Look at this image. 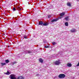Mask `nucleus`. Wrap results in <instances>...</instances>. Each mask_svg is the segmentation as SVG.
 I'll list each match as a JSON object with an SVG mask.
<instances>
[{
  "instance_id": "nucleus-7",
  "label": "nucleus",
  "mask_w": 79,
  "mask_h": 79,
  "mask_svg": "<svg viewBox=\"0 0 79 79\" xmlns=\"http://www.w3.org/2000/svg\"><path fill=\"white\" fill-rule=\"evenodd\" d=\"M76 30L75 29H73L71 30V32H76Z\"/></svg>"
},
{
  "instance_id": "nucleus-9",
  "label": "nucleus",
  "mask_w": 79,
  "mask_h": 79,
  "mask_svg": "<svg viewBox=\"0 0 79 79\" xmlns=\"http://www.w3.org/2000/svg\"><path fill=\"white\" fill-rule=\"evenodd\" d=\"M4 73V74H6V75H9V74H11V73H10L8 71H7V73Z\"/></svg>"
},
{
  "instance_id": "nucleus-2",
  "label": "nucleus",
  "mask_w": 79,
  "mask_h": 79,
  "mask_svg": "<svg viewBox=\"0 0 79 79\" xmlns=\"http://www.w3.org/2000/svg\"><path fill=\"white\" fill-rule=\"evenodd\" d=\"M59 77L60 78H64L65 77V75L63 74H60L59 75Z\"/></svg>"
},
{
  "instance_id": "nucleus-16",
  "label": "nucleus",
  "mask_w": 79,
  "mask_h": 79,
  "mask_svg": "<svg viewBox=\"0 0 79 79\" xmlns=\"http://www.w3.org/2000/svg\"><path fill=\"white\" fill-rule=\"evenodd\" d=\"M65 25L66 26H68V22H66L65 23Z\"/></svg>"
},
{
  "instance_id": "nucleus-21",
  "label": "nucleus",
  "mask_w": 79,
  "mask_h": 79,
  "mask_svg": "<svg viewBox=\"0 0 79 79\" xmlns=\"http://www.w3.org/2000/svg\"><path fill=\"white\" fill-rule=\"evenodd\" d=\"M32 53V52L31 51H28V53Z\"/></svg>"
},
{
  "instance_id": "nucleus-15",
  "label": "nucleus",
  "mask_w": 79,
  "mask_h": 79,
  "mask_svg": "<svg viewBox=\"0 0 79 79\" xmlns=\"http://www.w3.org/2000/svg\"><path fill=\"white\" fill-rule=\"evenodd\" d=\"M39 61L40 62V63H43V60L42 59H39Z\"/></svg>"
},
{
  "instance_id": "nucleus-25",
  "label": "nucleus",
  "mask_w": 79,
  "mask_h": 79,
  "mask_svg": "<svg viewBox=\"0 0 79 79\" xmlns=\"http://www.w3.org/2000/svg\"><path fill=\"white\" fill-rule=\"evenodd\" d=\"M48 18H51V17H52V16H51L50 15H48Z\"/></svg>"
},
{
  "instance_id": "nucleus-18",
  "label": "nucleus",
  "mask_w": 79,
  "mask_h": 79,
  "mask_svg": "<svg viewBox=\"0 0 79 79\" xmlns=\"http://www.w3.org/2000/svg\"><path fill=\"white\" fill-rule=\"evenodd\" d=\"M69 18V17H65V20H66L67 21H68V18Z\"/></svg>"
},
{
  "instance_id": "nucleus-24",
  "label": "nucleus",
  "mask_w": 79,
  "mask_h": 79,
  "mask_svg": "<svg viewBox=\"0 0 79 79\" xmlns=\"http://www.w3.org/2000/svg\"><path fill=\"white\" fill-rule=\"evenodd\" d=\"M16 62H14L12 63L14 65L15 64H16Z\"/></svg>"
},
{
  "instance_id": "nucleus-12",
  "label": "nucleus",
  "mask_w": 79,
  "mask_h": 79,
  "mask_svg": "<svg viewBox=\"0 0 79 79\" xmlns=\"http://www.w3.org/2000/svg\"><path fill=\"white\" fill-rule=\"evenodd\" d=\"M17 79H24V78L22 76H19L18 77Z\"/></svg>"
},
{
  "instance_id": "nucleus-6",
  "label": "nucleus",
  "mask_w": 79,
  "mask_h": 79,
  "mask_svg": "<svg viewBox=\"0 0 79 79\" xmlns=\"http://www.w3.org/2000/svg\"><path fill=\"white\" fill-rule=\"evenodd\" d=\"M16 9L17 10H18L19 11H20L21 10V9L19 6H17L16 7Z\"/></svg>"
},
{
  "instance_id": "nucleus-10",
  "label": "nucleus",
  "mask_w": 79,
  "mask_h": 79,
  "mask_svg": "<svg viewBox=\"0 0 79 79\" xmlns=\"http://www.w3.org/2000/svg\"><path fill=\"white\" fill-rule=\"evenodd\" d=\"M44 23H43V22L41 21L40 22H39V25H41V26H42L43 25Z\"/></svg>"
},
{
  "instance_id": "nucleus-26",
  "label": "nucleus",
  "mask_w": 79,
  "mask_h": 79,
  "mask_svg": "<svg viewBox=\"0 0 79 79\" xmlns=\"http://www.w3.org/2000/svg\"><path fill=\"white\" fill-rule=\"evenodd\" d=\"M77 66H79V62H78L77 64Z\"/></svg>"
},
{
  "instance_id": "nucleus-22",
  "label": "nucleus",
  "mask_w": 79,
  "mask_h": 79,
  "mask_svg": "<svg viewBox=\"0 0 79 79\" xmlns=\"http://www.w3.org/2000/svg\"><path fill=\"white\" fill-rule=\"evenodd\" d=\"M44 48H49V46H44Z\"/></svg>"
},
{
  "instance_id": "nucleus-23",
  "label": "nucleus",
  "mask_w": 79,
  "mask_h": 79,
  "mask_svg": "<svg viewBox=\"0 0 79 79\" xmlns=\"http://www.w3.org/2000/svg\"><path fill=\"white\" fill-rule=\"evenodd\" d=\"M16 8L15 7H14L13 8V11H16Z\"/></svg>"
},
{
  "instance_id": "nucleus-3",
  "label": "nucleus",
  "mask_w": 79,
  "mask_h": 79,
  "mask_svg": "<svg viewBox=\"0 0 79 79\" xmlns=\"http://www.w3.org/2000/svg\"><path fill=\"white\" fill-rule=\"evenodd\" d=\"M10 78L11 79H16V76L14 74H12L10 75Z\"/></svg>"
},
{
  "instance_id": "nucleus-14",
  "label": "nucleus",
  "mask_w": 79,
  "mask_h": 79,
  "mask_svg": "<svg viewBox=\"0 0 79 79\" xmlns=\"http://www.w3.org/2000/svg\"><path fill=\"white\" fill-rule=\"evenodd\" d=\"M6 63H8L10 62V61H9V60H5Z\"/></svg>"
},
{
  "instance_id": "nucleus-1",
  "label": "nucleus",
  "mask_w": 79,
  "mask_h": 79,
  "mask_svg": "<svg viewBox=\"0 0 79 79\" xmlns=\"http://www.w3.org/2000/svg\"><path fill=\"white\" fill-rule=\"evenodd\" d=\"M65 14V13H62L60 14V16L58 17L59 19H61V18H63V16Z\"/></svg>"
},
{
  "instance_id": "nucleus-17",
  "label": "nucleus",
  "mask_w": 79,
  "mask_h": 79,
  "mask_svg": "<svg viewBox=\"0 0 79 79\" xmlns=\"http://www.w3.org/2000/svg\"><path fill=\"white\" fill-rule=\"evenodd\" d=\"M52 44H53V45H56V44L57 43H56L55 42H52Z\"/></svg>"
},
{
  "instance_id": "nucleus-8",
  "label": "nucleus",
  "mask_w": 79,
  "mask_h": 79,
  "mask_svg": "<svg viewBox=\"0 0 79 79\" xmlns=\"http://www.w3.org/2000/svg\"><path fill=\"white\" fill-rule=\"evenodd\" d=\"M67 65L68 67H71L72 66V64L70 63H68Z\"/></svg>"
},
{
  "instance_id": "nucleus-20",
  "label": "nucleus",
  "mask_w": 79,
  "mask_h": 79,
  "mask_svg": "<svg viewBox=\"0 0 79 79\" xmlns=\"http://www.w3.org/2000/svg\"><path fill=\"white\" fill-rule=\"evenodd\" d=\"M24 38L25 39H27V36L26 35H24Z\"/></svg>"
},
{
  "instance_id": "nucleus-19",
  "label": "nucleus",
  "mask_w": 79,
  "mask_h": 79,
  "mask_svg": "<svg viewBox=\"0 0 79 79\" xmlns=\"http://www.w3.org/2000/svg\"><path fill=\"white\" fill-rule=\"evenodd\" d=\"M1 64H2V66H3V65H6V64L5 63H2Z\"/></svg>"
},
{
  "instance_id": "nucleus-13",
  "label": "nucleus",
  "mask_w": 79,
  "mask_h": 79,
  "mask_svg": "<svg viewBox=\"0 0 79 79\" xmlns=\"http://www.w3.org/2000/svg\"><path fill=\"white\" fill-rule=\"evenodd\" d=\"M67 5L68 6H71V3L70 2H69L67 3Z\"/></svg>"
},
{
  "instance_id": "nucleus-11",
  "label": "nucleus",
  "mask_w": 79,
  "mask_h": 79,
  "mask_svg": "<svg viewBox=\"0 0 79 79\" xmlns=\"http://www.w3.org/2000/svg\"><path fill=\"white\" fill-rule=\"evenodd\" d=\"M48 25V23H43V26H47Z\"/></svg>"
},
{
  "instance_id": "nucleus-4",
  "label": "nucleus",
  "mask_w": 79,
  "mask_h": 79,
  "mask_svg": "<svg viewBox=\"0 0 79 79\" xmlns=\"http://www.w3.org/2000/svg\"><path fill=\"white\" fill-rule=\"evenodd\" d=\"M54 64L56 65H58L60 64V60L58 61H56V62H54Z\"/></svg>"
},
{
  "instance_id": "nucleus-5",
  "label": "nucleus",
  "mask_w": 79,
  "mask_h": 79,
  "mask_svg": "<svg viewBox=\"0 0 79 79\" xmlns=\"http://www.w3.org/2000/svg\"><path fill=\"white\" fill-rule=\"evenodd\" d=\"M58 19H53L51 21V22H52V23H53V22H55V21H58Z\"/></svg>"
}]
</instances>
